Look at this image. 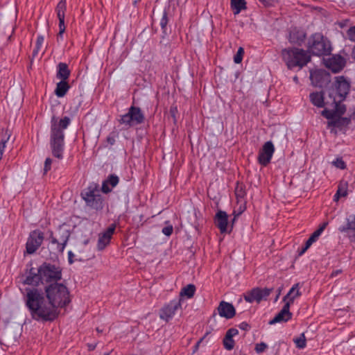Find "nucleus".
Returning a JSON list of instances; mask_svg holds the SVG:
<instances>
[{
    "label": "nucleus",
    "instance_id": "1",
    "mask_svg": "<svg viewBox=\"0 0 355 355\" xmlns=\"http://www.w3.org/2000/svg\"><path fill=\"white\" fill-rule=\"evenodd\" d=\"M25 306L33 320L42 322H52L59 311L48 301L44 293L37 288H26L23 297Z\"/></svg>",
    "mask_w": 355,
    "mask_h": 355
},
{
    "label": "nucleus",
    "instance_id": "2",
    "mask_svg": "<svg viewBox=\"0 0 355 355\" xmlns=\"http://www.w3.org/2000/svg\"><path fill=\"white\" fill-rule=\"evenodd\" d=\"M349 83L343 76L336 77V80L322 92L310 94L311 102L318 107L325 105L337 107L336 103L343 102L349 91Z\"/></svg>",
    "mask_w": 355,
    "mask_h": 355
},
{
    "label": "nucleus",
    "instance_id": "3",
    "mask_svg": "<svg viewBox=\"0 0 355 355\" xmlns=\"http://www.w3.org/2000/svg\"><path fill=\"white\" fill-rule=\"evenodd\" d=\"M69 117L64 116L59 121L53 116L51 119L50 146L53 156L58 159L63 157V151L64 146V134L65 130L70 124Z\"/></svg>",
    "mask_w": 355,
    "mask_h": 355
},
{
    "label": "nucleus",
    "instance_id": "4",
    "mask_svg": "<svg viewBox=\"0 0 355 355\" xmlns=\"http://www.w3.org/2000/svg\"><path fill=\"white\" fill-rule=\"evenodd\" d=\"M44 295L53 308H62L71 302L70 294L67 287L62 284L54 282L49 284L44 288Z\"/></svg>",
    "mask_w": 355,
    "mask_h": 355
},
{
    "label": "nucleus",
    "instance_id": "5",
    "mask_svg": "<svg viewBox=\"0 0 355 355\" xmlns=\"http://www.w3.org/2000/svg\"><path fill=\"white\" fill-rule=\"evenodd\" d=\"M282 59L290 69L305 66L310 61V55L303 49L297 48L284 49L282 51Z\"/></svg>",
    "mask_w": 355,
    "mask_h": 355
},
{
    "label": "nucleus",
    "instance_id": "6",
    "mask_svg": "<svg viewBox=\"0 0 355 355\" xmlns=\"http://www.w3.org/2000/svg\"><path fill=\"white\" fill-rule=\"evenodd\" d=\"M308 51L313 55L321 56L329 54L331 47L326 37L320 33H315L309 39Z\"/></svg>",
    "mask_w": 355,
    "mask_h": 355
},
{
    "label": "nucleus",
    "instance_id": "7",
    "mask_svg": "<svg viewBox=\"0 0 355 355\" xmlns=\"http://www.w3.org/2000/svg\"><path fill=\"white\" fill-rule=\"evenodd\" d=\"M81 196L88 207L96 210H101L103 208V199L100 194L99 186L97 183H91L81 193Z\"/></svg>",
    "mask_w": 355,
    "mask_h": 355
},
{
    "label": "nucleus",
    "instance_id": "8",
    "mask_svg": "<svg viewBox=\"0 0 355 355\" xmlns=\"http://www.w3.org/2000/svg\"><path fill=\"white\" fill-rule=\"evenodd\" d=\"M145 116L139 107L131 106L126 114L121 115L119 123L126 128L141 124L144 122Z\"/></svg>",
    "mask_w": 355,
    "mask_h": 355
},
{
    "label": "nucleus",
    "instance_id": "9",
    "mask_svg": "<svg viewBox=\"0 0 355 355\" xmlns=\"http://www.w3.org/2000/svg\"><path fill=\"white\" fill-rule=\"evenodd\" d=\"M38 272L41 273L42 284H51L57 282L62 278V270L59 267L51 263H44L38 268Z\"/></svg>",
    "mask_w": 355,
    "mask_h": 355
},
{
    "label": "nucleus",
    "instance_id": "10",
    "mask_svg": "<svg viewBox=\"0 0 355 355\" xmlns=\"http://www.w3.org/2000/svg\"><path fill=\"white\" fill-rule=\"evenodd\" d=\"M44 239V233L40 230H35L31 232L26 243L25 253L28 254L35 253L42 245Z\"/></svg>",
    "mask_w": 355,
    "mask_h": 355
},
{
    "label": "nucleus",
    "instance_id": "11",
    "mask_svg": "<svg viewBox=\"0 0 355 355\" xmlns=\"http://www.w3.org/2000/svg\"><path fill=\"white\" fill-rule=\"evenodd\" d=\"M182 299L177 298L165 304L159 312V318L166 321H169L175 314V312L182 307Z\"/></svg>",
    "mask_w": 355,
    "mask_h": 355
},
{
    "label": "nucleus",
    "instance_id": "12",
    "mask_svg": "<svg viewBox=\"0 0 355 355\" xmlns=\"http://www.w3.org/2000/svg\"><path fill=\"white\" fill-rule=\"evenodd\" d=\"M272 291V288H254L244 295V299L250 303L254 302L259 303L262 300L266 299Z\"/></svg>",
    "mask_w": 355,
    "mask_h": 355
},
{
    "label": "nucleus",
    "instance_id": "13",
    "mask_svg": "<svg viewBox=\"0 0 355 355\" xmlns=\"http://www.w3.org/2000/svg\"><path fill=\"white\" fill-rule=\"evenodd\" d=\"M275 152V147L272 141H266L260 149L258 156L259 163L262 166H267L271 160Z\"/></svg>",
    "mask_w": 355,
    "mask_h": 355
},
{
    "label": "nucleus",
    "instance_id": "14",
    "mask_svg": "<svg viewBox=\"0 0 355 355\" xmlns=\"http://www.w3.org/2000/svg\"><path fill=\"white\" fill-rule=\"evenodd\" d=\"M336 106L325 105L327 107L322 111L321 114L329 119V121L333 120L336 116L343 115L346 110L345 105L342 104V102L336 103Z\"/></svg>",
    "mask_w": 355,
    "mask_h": 355
},
{
    "label": "nucleus",
    "instance_id": "15",
    "mask_svg": "<svg viewBox=\"0 0 355 355\" xmlns=\"http://www.w3.org/2000/svg\"><path fill=\"white\" fill-rule=\"evenodd\" d=\"M60 233L61 235L59 239H57L53 236V232H51L50 239L51 243L53 245H56L55 248L56 252L62 253L67 243L70 234L68 231L60 230Z\"/></svg>",
    "mask_w": 355,
    "mask_h": 355
},
{
    "label": "nucleus",
    "instance_id": "16",
    "mask_svg": "<svg viewBox=\"0 0 355 355\" xmlns=\"http://www.w3.org/2000/svg\"><path fill=\"white\" fill-rule=\"evenodd\" d=\"M116 225H111L105 232L99 235L97 248L98 250H103L110 243L112 234L114 232Z\"/></svg>",
    "mask_w": 355,
    "mask_h": 355
},
{
    "label": "nucleus",
    "instance_id": "17",
    "mask_svg": "<svg viewBox=\"0 0 355 355\" xmlns=\"http://www.w3.org/2000/svg\"><path fill=\"white\" fill-rule=\"evenodd\" d=\"M329 74L324 71L316 70L311 71L310 79L312 84L315 87H322L327 82L329 81Z\"/></svg>",
    "mask_w": 355,
    "mask_h": 355
},
{
    "label": "nucleus",
    "instance_id": "18",
    "mask_svg": "<svg viewBox=\"0 0 355 355\" xmlns=\"http://www.w3.org/2000/svg\"><path fill=\"white\" fill-rule=\"evenodd\" d=\"M345 60L340 55H334L327 61V67L333 72L337 73L343 69Z\"/></svg>",
    "mask_w": 355,
    "mask_h": 355
},
{
    "label": "nucleus",
    "instance_id": "19",
    "mask_svg": "<svg viewBox=\"0 0 355 355\" xmlns=\"http://www.w3.org/2000/svg\"><path fill=\"white\" fill-rule=\"evenodd\" d=\"M289 304L284 305L282 310L275 315V317L269 321V324H275L278 322H285L288 321L292 318V313L290 312Z\"/></svg>",
    "mask_w": 355,
    "mask_h": 355
},
{
    "label": "nucleus",
    "instance_id": "20",
    "mask_svg": "<svg viewBox=\"0 0 355 355\" xmlns=\"http://www.w3.org/2000/svg\"><path fill=\"white\" fill-rule=\"evenodd\" d=\"M217 310L219 315L223 318H225L226 319L232 318L236 314L234 306L225 301H221L220 302Z\"/></svg>",
    "mask_w": 355,
    "mask_h": 355
},
{
    "label": "nucleus",
    "instance_id": "21",
    "mask_svg": "<svg viewBox=\"0 0 355 355\" xmlns=\"http://www.w3.org/2000/svg\"><path fill=\"white\" fill-rule=\"evenodd\" d=\"M40 283L42 284V280L41 273L38 272V268L36 270L33 268H31L24 284L37 286Z\"/></svg>",
    "mask_w": 355,
    "mask_h": 355
},
{
    "label": "nucleus",
    "instance_id": "22",
    "mask_svg": "<svg viewBox=\"0 0 355 355\" xmlns=\"http://www.w3.org/2000/svg\"><path fill=\"white\" fill-rule=\"evenodd\" d=\"M228 216L225 211H218L216 214L215 224L221 233L227 232Z\"/></svg>",
    "mask_w": 355,
    "mask_h": 355
},
{
    "label": "nucleus",
    "instance_id": "23",
    "mask_svg": "<svg viewBox=\"0 0 355 355\" xmlns=\"http://www.w3.org/2000/svg\"><path fill=\"white\" fill-rule=\"evenodd\" d=\"M119 182V178L117 175L112 174L110 175L106 180L103 182L101 191L104 193H108L112 191V189L115 187Z\"/></svg>",
    "mask_w": 355,
    "mask_h": 355
},
{
    "label": "nucleus",
    "instance_id": "24",
    "mask_svg": "<svg viewBox=\"0 0 355 355\" xmlns=\"http://www.w3.org/2000/svg\"><path fill=\"white\" fill-rule=\"evenodd\" d=\"M338 231L341 233H346L347 237L349 234L355 231V215L351 214L346 218L345 224L338 227Z\"/></svg>",
    "mask_w": 355,
    "mask_h": 355
},
{
    "label": "nucleus",
    "instance_id": "25",
    "mask_svg": "<svg viewBox=\"0 0 355 355\" xmlns=\"http://www.w3.org/2000/svg\"><path fill=\"white\" fill-rule=\"evenodd\" d=\"M300 291V284L297 283L294 284L290 289L288 293L284 297L283 301L286 304H289V306L294 302V300L301 295Z\"/></svg>",
    "mask_w": 355,
    "mask_h": 355
},
{
    "label": "nucleus",
    "instance_id": "26",
    "mask_svg": "<svg viewBox=\"0 0 355 355\" xmlns=\"http://www.w3.org/2000/svg\"><path fill=\"white\" fill-rule=\"evenodd\" d=\"M350 120L347 118L340 117V116H336L333 120L327 122L328 128H338L342 129L344 126L349 124Z\"/></svg>",
    "mask_w": 355,
    "mask_h": 355
},
{
    "label": "nucleus",
    "instance_id": "27",
    "mask_svg": "<svg viewBox=\"0 0 355 355\" xmlns=\"http://www.w3.org/2000/svg\"><path fill=\"white\" fill-rule=\"evenodd\" d=\"M58 71L56 77L62 80H67L71 73L70 70L68 68V65L64 62H60L58 64Z\"/></svg>",
    "mask_w": 355,
    "mask_h": 355
},
{
    "label": "nucleus",
    "instance_id": "28",
    "mask_svg": "<svg viewBox=\"0 0 355 355\" xmlns=\"http://www.w3.org/2000/svg\"><path fill=\"white\" fill-rule=\"evenodd\" d=\"M69 85L67 83L66 80H60L56 85V88L55 89V94L58 97H63L69 89Z\"/></svg>",
    "mask_w": 355,
    "mask_h": 355
},
{
    "label": "nucleus",
    "instance_id": "29",
    "mask_svg": "<svg viewBox=\"0 0 355 355\" xmlns=\"http://www.w3.org/2000/svg\"><path fill=\"white\" fill-rule=\"evenodd\" d=\"M245 5L246 2L245 0H231V6L235 15L245 9Z\"/></svg>",
    "mask_w": 355,
    "mask_h": 355
},
{
    "label": "nucleus",
    "instance_id": "30",
    "mask_svg": "<svg viewBox=\"0 0 355 355\" xmlns=\"http://www.w3.org/2000/svg\"><path fill=\"white\" fill-rule=\"evenodd\" d=\"M196 291V286L193 284H188L187 286L182 288L180 297L178 298H181L183 296H186L187 298H191Z\"/></svg>",
    "mask_w": 355,
    "mask_h": 355
},
{
    "label": "nucleus",
    "instance_id": "31",
    "mask_svg": "<svg viewBox=\"0 0 355 355\" xmlns=\"http://www.w3.org/2000/svg\"><path fill=\"white\" fill-rule=\"evenodd\" d=\"M305 34L304 33H299L296 31H292L289 34V41L294 44H300L304 40Z\"/></svg>",
    "mask_w": 355,
    "mask_h": 355
},
{
    "label": "nucleus",
    "instance_id": "32",
    "mask_svg": "<svg viewBox=\"0 0 355 355\" xmlns=\"http://www.w3.org/2000/svg\"><path fill=\"white\" fill-rule=\"evenodd\" d=\"M66 10V0H60L56 7L58 18L64 17Z\"/></svg>",
    "mask_w": 355,
    "mask_h": 355
},
{
    "label": "nucleus",
    "instance_id": "33",
    "mask_svg": "<svg viewBox=\"0 0 355 355\" xmlns=\"http://www.w3.org/2000/svg\"><path fill=\"white\" fill-rule=\"evenodd\" d=\"M223 345L226 349L232 350L234 347V340H233V338L225 334V336L223 338Z\"/></svg>",
    "mask_w": 355,
    "mask_h": 355
},
{
    "label": "nucleus",
    "instance_id": "34",
    "mask_svg": "<svg viewBox=\"0 0 355 355\" xmlns=\"http://www.w3.org/2000/svg\"><path fill=\"white\" fill-rule=\"evenodd\" d=\"M347 182L341 181L338 185L337 190L338 194H341L342 197H345L347 195Z\"/></svg>",
    "mask_w": 355,
    "mask_h": 355
},
{
    "label": "nucleus",
    "instance_id": "35",
    "mask_svg": "<svg viewBox=\"0 0 355 355\" xmlns=\"http://www.w3.org/2000/svg\"><path fill=\"white\" fill-rule=\"evenodd\" d=\"M293 340L297 347L303 349L306 347V338L304 334H302L300 337L295 338Z\"/></svg>",
    "mask_w": 355,
    "mask_h": 355
},
{
    "label": "nucleus",
    "instance_id": "36",
    "mask_svg": "<svg viewBox=\"0 0 355 355\" xmlns=\"http://www.w3.org/2000/svg\"><path fill=\"white\" fill-rule=\"evenodd\" d=\"M244 54V49L243 47H239L236 54L234 56V62L236 64H239L241 62L243 59V55Z\"/></svg>",
    "mask_w": 355,
    "mask_h": 355
},
{
    "label": "nucleus",
    "instance_id": "37",
    "mask_svg": "<svg viewBox=\"0 0 355 355\" xmlns=\"http://www.w3.org/2000/svg\"><path fill=\"white\" fill-rule=\"evenodd\" d=\"M235 194L237 198H243L245 196V191L241 184H237L235 189Z\"/></svg>",
    "mask_w": 355,
    "mask_h": 355
},
{
    "label": "nucleus",
    "instance_id": "38",
    "mask_svg": "<svg viewBox=\"0 0 355 355\" xmlns=\"http://www.w3.org/2000/svg\"><path fill=\"white\" fill-rule=\"evenodd\" d=\"M320 235L314 232L311 236L309 238V239L306 241L305 244L306 245V248H310V246L317 241Z\"/></svg>",
    "mask_w": 355,
    "mask_h": 355
},
{
    "label": "nucleus",
    "instance_id": "39",
    "mask_svg": "<svg viewBox=\"0 0 355 355\" xmlns=\"http://www.w3.org/2000/svg\"><path fill=\"white\" fill-rule=\"evenodd\" d=\"M333 164L336 168L340 169H345L346 168V164L341 158H337L335 161L333 162Z\"/></svg>",
    "mask_w": 355,
    "mask_h": 355
},
{
    "label": "nucleus",
    "instance_id": "40",
    "mask_svg": "<svg viewBox=\"0 0 355 355\" xmlns=\"http://www.w3.org/2000/svg\"><path fill=\"white\" fill-rule=\"evenodd\" d=\"M59 19V33L58 37H62V34L65 31V25H64V17L58 18Z\"/></svg>",
    "mask_w": 355,
    "mask_h": 355
},
{
    "label": "nucleus",
    "instance_id": "41",
    "mask_svg": "<svg viewBox=\"0 0 355 355\" xmlns=\"http://www.w3.org/2000/svg\"><path fill=\"white\" fill-rule=\"evenodd\" d=\"M268 347L267 345L265 343H260L256 345L255 351L257 353H261L264 352Z\"/></svg>",
    "mask_w": 355,
    "mask_h": 355
},
{
    "label": "nucleus",
    "instance_id": "42",
    "mask_svg": "<svg viewBox=\"0 0 355 355\" xmlns=\"http://www.w3.org/2000/svg\"><path fill=\"white\" fill-rule=\"evenodd\" d=\"M168 24V17H167V12L166 11L164 12L162 17L160 21V26L163 30H164L166 27V25Z\"/></svg>",
    "mask_w": 355,
    "mask_h": 355
},
{
    "label": "nucleus",
    "instance_id": "43",
    "mask_svg": "<svg viewBox=\"0 0 355 355\" xmlns=\"http://www.w3.org/2000/svg\"><path fill=\"white\" fill-rule=\"evenodd\" d=\"M347 34L351 41L355 42V26L349 28Z\"/></svg>",
    "mask_w": 355,
    "mask_h": 355
},
{
    "label": "nucleus",
    "instance_id": "44",
    "mask_svg": "<svg viewBox=\"0 0 355 355\" xmlns=\"http://www.w3.org/2000/svg\"><path fill=\"white\" fill-rule=\"evenodd\" d=\"M173 226L170 225H168V226H166V227H164L162 229V233H163L164 235H166V236H171V235L172 234V233H173Z\"/></svg>",
    "mask_w": 355,
    "mask_h": 355
},
{
    "label": "nucleus",
    "instance_id": "45",
    "mask_svg": "<svg viewBox=\"0 0 355 355\" xmlns=\"http://www.w3.org/2000/svg\"><path fill=\"white\" fill-rule=\"evenodd\" d=\"M52 164V159L51 158H46L44 162V173H46L50 169Z\"/></svg>",
    "mask_w": 355,
    "mask_h": 355
},
{
    "label": "nucleus",
    "instance_id": "46",
    "mask_svg": "<svg viewBox=\"0 0 355 355\" xmlns=\"http://www.w3.org/2000/svg\"><path fill=\"white\" fill-rule=\"evenodd\" d=\"M239 333L238 330L236 329H230L226 332V335H228V336L234 337V336L237 335Z\"/></svg>",
    "mask_w": 355,
    "mask_h": 355
},
{
    "label": "nucleus",
    "instance_id": "47",
    "mask_svg": "<svg viewBox=\"0 0 355 355\" xmlns=\"http://www.w3.org/2000/svg\"><path fill=\"white\" fill-rule=\"evenodd\" d=\"M328 225V223L327 222H324L323 223L321 226L317 230H315V232L316 233H318L320 236V234H322V232L324 231V230L326 228V227Z\"/></svg>",
    "mask_w": 355,
    "mask_h": 355
},
{
    "label": "nucleus",
    "instance_id": "48",
    "mask_svg": "<svg viewBox=\"0 0 355 355\" xmlns=\"http://www.w3.org/2000/svg\"><path fill=\"white\" fill-rule=\"evenodd\" d=\"M328 225V223L327 222H324L323 223L321 226L317 230H315V232L316 233H318L320 236V234H322V232L324 231V230L326 228V227Z\"/></svg>",
    "mask_w": 355,
    "mask_h": 355
},
{
    "label": "nucleus",
    "instance_id": "49",
    "mask_svg": "<svg viewBox=\"0 0 355 355\" xmlns=\"http://www.w3.org/2000/svg\"><path fill=\"white\" fill-rule=\"evenodd\" d=\"M239 328L242 330L248 331L250 327L246 322H243L239 325Z\"/></svg>",
    "mask_w": 355,
    "mask_h": 355
},
{
    "label": "nucleus",
    "instance_id": "50",
    "mask_svg": "<svg viewBox=\"0 0 355 355\" xmlns=\"http://www.w3.org/2000/svg\"><path fill=\"white\" fill-rule=\"evenodd\" d=\"M261 2H262L266 6H270L274 4L275 3L277 2L278 0H259Z\"/></svg>",
    "mask_w": 355,
    "mask_h": 355
},
{
    "label": "nucleus",
    "instance_id": "51",
    "mask_svg": "<svg viewBox=\"0 0 355 355\" xmlns=\"http://www.w3.org/2000/svg\"><path fill=\"white\" fill-rule=\"evenodd\" d=\"M44 42V37L43 36H38L36 41V45L37 46L41 47L42 44Z\"/></svg>",
    "mask_w": 355,
    "mask_h": 355
},
{
    "label": "nucleus",
    "instance_id": "52",
    "mask_svg": "<svg viewBox=\"0 0 355 355\" xmlns=\"http://www.w3.org/2000/svg\"><path fill=\"white\" fill-rule=\"evenodd\" d=\"M74 257L73 253L71 251L68 252V260L70 264L73 263V257Z\"/></svg>",
    "mask_w": 355,
    "mask_h": 355
},
{
    "label": "nucleus",
    "instance_id": "53",
    "mask_svg": "<svg viewBox=\"0 0 355 355\" xmlns=\"http://www.w3.org/2000/svg\"><path fill=\"white\" fill-rule=\"evenodd\" d=\"M348 239L351 243H355V231L349 234Z\"/></svg>",
    "mask_w": 355,
    "mask_h": 355
},
{
    "label": "nucleus",
    "instance_id": "54",
    "mask_svg": "<svg viewBox=\"0 0 355 355\" xmlns=\"http://www.w3.org/2000/svg\"><path fill=\"white\" fill-rule=\"evenodd\" d=\"M107 141L110 145H114L115 143V139L113 137H108Z\"/></svg>",
    "mask_w": 355,
    "mask_h": 355
},
{
    "label": "nucleus",
    "instance_id": "55",
    "mask_svg": "<svg viewBox=\"0 0 355 355\" xmlns=\"http://www.w3.org/2000/svg\"><path fill=\"white\" fill-rule=\"evenodd\" d=\"M40 48H41V47H39V46H35V49H34V50H33V56H36V55H37V53H38V52H39V51H40Z\"/></svg>",
    "mask_w": 355,
    "mask_h": 355
},
{
    "label": "nucleus",
    "instance_id": "56",
    "mask_svg": "<svg viewBox=\"0 0 355 355\" xmlns=\"http://www.w3.org/2000/svg\"><path fill=\"white\" fill-rule=\"evenodd\" d=\"M309 248H306V245L305 244L304 247L302 249V250L300 252V255H302L304 254Z\"/></svg>",
    "mask_w": 355,
    "mask_h": 355
},
{
    "label": "nucleus",
    "instance_id": "57",
    "mask_svg": "<svg viewBox=\"0 0 355 355\" xmlns=\"http://www.w3.org/2000/svg\"><path fill=\"white\" fill-rule=\"evenodd\" d=\"M340 197H342L341 194H338V192H336L334 196V199L335 201H338Z\"/></svg>",
    "mask_w": 355,
    "mask_h": 355
},
{
    "label": "nucleus",
    "instance_id": "58",
    "mask_svg": "<svg viewBox=\"0 0 355 355\" xmlns=\"http://www.w3.org/2000/svg\"><path fill=\"white\" fill-rule=\"evenodd\" d=\"M88 347H89V350L92 351L95 349L96 345H92V344L89 345Z\"/></svg>",
    "mask_w": 355,
    "mask_h": 355
},
{
    "label": "nucleus",
    "instance_id": "59",
    "mask_svg": "<svg viewBox=\"0 0 355 355\" xmlns=\"http://www.w3.org/2000/svg\"><path fill=\"white\" fill-rule=\"evenodd\" d=\"M200 343H201V340H199V341L196 344V345H195V349H194L193 352H195L196 351H197V350H198V347H199V345H200Z\"/></svg>",
    "mask_w": 355,
    "mask_h": 355
},
{
    "label": "nucleus",
    "instance_id": "60",
    "mask_svg": "<svg viewBox=\"0 0 355 355\" xmlns=\"http://www.w3.org/2000/svg\"><path fill=\"white\" fill-rule=\"evenodd\" d=\"M352 55L353 58L355 60V46L352 49Z\"/></svg>",
    "mask_w": 355,
    "mask_h": 355
},
{
    "label": "nucleus",
    "instance_id": "61",
    "mask_svg": "<svg viewBox=\"0 0 355 355\" xmlns=\"http://www.w3.org/2000/svg\"><path fill=\"white\" fill-rule=\"evenodd\" d=\"M175 109L171 108V110H170V112H171V114L173 115V117L175 116V114H174L175 113Z\"/></svg>",
    "mask_w": 355,
    "mask_h": 355
},
{
    "label": "nucleus",
    "instance_id": "62",
    "mask_svg": "<svg viewBox=\"0 0 355 355\" xmlns=\"http://www.w3.org/2000/svg\"><path fill=\"white\" fill-rule=\"evenodd\" d=\"M340 270H336V271H335V272H333L331 275H332V276H334V275H338V273H340Z\"/></svg>",
    "mask_w": 355,
    "mask_h": 355
},
{
    "label": "nucleus",
    "instance_id": "63",
    "mask_svg": "<svg viewBox=\"0 0 355 355\" xmlns=\"http://www.w3.org/2000/svg\"><path fill=\"white\" fill-rule=\"evenodd\" d=\"M279 295H280V290L279 291V292H277V295L276 297V300H277V299L279 298Z\"/></svg>",
    "mask_w": 355,
    "mask_h": 355
},
{
    "label": "nucleus",
    "instance_id": "64",
    "mask_svg": "<svg viewBox=\"0 0 355 355\" xmlns=\"http://www.w3.org/2000/svg\"><path fill=\"white\" fill-rule=\"evenodd\" d=\"M293 80H294V81H295V82H296V83L298 81V78H297V76H295V77L293 78Z\"/></svg>",
    "mask_w": 355,
    "mask_h": 355
}]
</instances>
